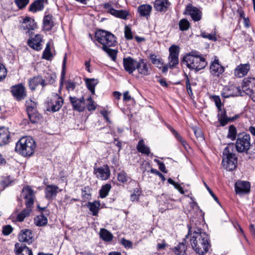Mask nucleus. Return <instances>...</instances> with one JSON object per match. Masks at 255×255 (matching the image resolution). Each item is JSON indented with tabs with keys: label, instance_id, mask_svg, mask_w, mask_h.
<instances>
[{
	"label": "nucleus",
	"instance_id": "55",
	"mask_svg": "<svg viewBox=\"0 0 255 255\" xmlns=\"http://www.w3.org/2000/svg\"><path fill=\"white\" fill-rule=\"evenodd\" d=\"M125 36L127 39L130 40L133 38L131 28L128 25L125 27Z\"/></svg>",
	"mask_w": 255,
	"mask_h": 255
},
{
	"label": "nucleus",
	"instance_id": "9",
	"mask_svg": "<svg viewBox=\"0 0 255 255\" xmlns=\"http://www.w3.org/2000/svg\"><path fill=\"white\" fill-rule=\"evenodd\" d=\"M179 47L172 45L169 48L168 65L170 69H173L179 64Z\"/></svg>",
	"mask_w": 255,
	"mask_h": 255
},
{
	"label": "nucleus",
	"instance_id": "53",
	"mask_svg": "<svg viewBox=\"0 0 255 255\" xmlns=\"http://www.w3.org/2000/svg\"><path fill=\"white\" fill-rule=\"evenodd\" d=\"M140 194L141 191L138 188H135L133 190V193L130 195V200L132 202L137 201Z\"/></svg>",
	"mask_w": 255,
	"mask_h": 255
},
{
	"label": "nucleus",
	"instance_id": "35",
	"mask_svg": "<svg viewBox=\"0 0 255 255\" xmlns=\"http://www.w3.org/2000/svg\"><path fill=\"white\" fill-rule=\"evenodd\" d=\"M137 149L138 152L147 155H149L150 153L149 148L145 145L143 139L140 140L138 142Z\"/></svg>",
	"mask_w": 255,
	"mask_h": 255
},
{
	"label": "nucleus",
	"instance_id": "56",
	"mask_svg": "<svg viewBox=\"0 0 255 255\" xmlns=\"http://www.w3.org/2000/svg\"><path fill=\"white\" fill-rule=\"evenodd\" d=\"M6 74V69L5 66L0 62V81L5 78Z\"/></svg>",
	"mask_w": 255,
	"mask_h": 255
},
{
	"label": "nucleus",
	"instance_id": "51",
	"mask_svg": "<svg viewBox=\"0 0 255 255\" xmlns=\"http://www.w3.org/2000/svg\"><path fill=\"white\" fill-rule=\"evenodd\" d=\"M211 99H212V100L215 102L218 111H221V110H223L222 109V104L219 96L215 95L212 96L211 97Z\"/></svg>",
	"mask_w": 255,
	"mask_h": 255
},
{
	"label": "nucleus",
	"instance_id": "36",
	"mask_svg": "<svg viewBox=\"0 0 255 255\" xmlns=\"http://www.w3.org/2000/svg\"><path fill=\"white\" fill-rule=\"evenodd\" d=\"M85 82L88 90L92 94H94L95 86L98 83V80L94 78H86L85 79Z\"/></svg>",
	"mask_w": 255,
	"mask_h": 255
},
{
	"label": "nucleus",
	"instance_id": "2",
	"mask_svg": "<svg viewBox=\"0 0 255 255\" xmlns=\"http://www.w3.org/2000/svg\"><path fill=\"white\" fill-rule=\"evenodd\" d=\"M182 62L188 68L197 71L204 69L207 65L205 58L195 50L186 54L183 57Z\"/></svg>",
	"mask_w": 255,
	"mask_h": 255
},
{
	"label": "nucleus",
	"instance_id": "15",
	"mask_svg": "<svg viewBox=\"0 0 255 255\" xmlns=\"http://www.w3.org/2000/svg\"><path fill=\"white\" fill-rule=\"evenodd\" d=\"M11 92L13 97L18 101L24 99L26 95L25 87L22 84L13 86Z\"/></svg>",
	"mask_w": 255,
	"mask_h": 255
},
{
	"label": "nucleus",
	"instance_id": "22",
	"mask_svg": "<svg viewBox=\"0 0 255 255\" xmlns=\"http://www.w3.org/2000/svg\"><path fill=\"white\" fill-rule=\"evenodd\" d=\"M137 61L130 57L124 58L123 59V65L125 70L129 74H131L136 68Z\"/></svg>",
	"mask_w": 255,
	"mask_h": 255
},
{
	"label": "nucleus",
	"instance_id": "20",
	"mask_svg": "<svg viewBox=\"0 0 255 255\" xmlns=\"http://www.w3.org/2000/svg\"><path fill=\"white\" fill-rule=\"evenodd\" d=\"M36 27L37 24L34 19L28 16H26L23 19L21 24V28L23 30H27L26 33H29L30 30H34Z\"/></svg>",
	"mask_w": 255,
	"mask_h": 255
},
{
	"label": "nucleus",
	"instance_id": "63",
	"mask_svg": "<svg viewBox=\"0 0 255 255\" xmlns=\"http://www.w3.org/2000/svg\"><path fill=\"white\" fill-rule=\"evenodd\" d=\"M76 87L75 84L73 82L68 81L66 88L68 90H73Z\"/></svg>",
	"mask_w": 255,
	"mask_h": 255
},
{
	"label": "nucleus",
	"instance_id": "31",
	"mask_svg": "<svg viewBox=\"0 0 255 255\" xmlns=\"http://www.w3.org/2000/svg\"><path fill=\"white\" fill-rule=\"evenodd\" d=\"M45 0H37L30 4L29 10L30 11L35 12L41 10L44 8V3Z\"/></svg>",
	"mask_w": 255,
	"mask_h": 255
},
{
	"label": "nucleus",
	"instance_id": "61",
	"mask_svg": "<svg viewBox=\"0 0 255 255\" xmlns=\"http://www.w3.org/2000/svg\"><path fill=\"white\" fill-rule=\"evenodd\" d=\"M150 172L158 175L161 178L162 181H164L165 180V178L164 175L156 169L152 168L150 170Z\"/></svg>",
	"mask_w": 255,
	"mask_h": 255
},
{
	"label": "nucleus",
	"instance_id": "25",
	"mask_svg": "<svg viewBox=\"0 0 255 255\" xmlns=\"http://www.w3.org/2000/svg\"><path fill=\"white\" fill-rule=\"evenodd\" d=\"M10 139V134L7 128H0V146L8 144Z\"/></svg>",
	"mask_w": 255,
	"mask_h": 255
},
{
	"label": "nucleus",
	"instance_id": "19",
	"mask_svg": "<svg viewBox=\"0 0 255 255\" xmlns=\"http://www.w3.org/2000/svg\"><path fill=\"white\" fill-rule=\"evenodd\" d=\"M42 36L40 34H36L34 38L28 39V45L32 49L37 51L42 49Z\"/></svg>",
	"mask_w": 255,
	"mask_h": 255
},
{
	"label": "nucleus",
	"instance_id": "18",
	"mask_svg": "<svg viewBox=\"0 0 255 255\" xmlns=\"http://www.w3.org/2000/svg\"><path fill=\"white\" fill-rule=\"evenodd\" d=\"M250 183L244 181H238L235 185L236 192L238 194L248 193L250 191Z\"/></svg>",
	"mask_w": 255,
	"mask_h": 255
},
{
	"label": "nucleus",
	"instance_id": "17",
	"mask_svg": "<svg viewBox=\"0 0 255 255\" xmlns=\"http://www.w3.org/2000/svg\"><path fill=\"white\" fill-rule=\"evenodd\" d=\"M136 69L141 75H148L150 72V64H148L143 59H140L137 61Z\"/></svg>",
	"mask_w": 255,
	"mask_h": 255
},
{
	"label": "nucleus",
	"instance_id": "30",
	"mask_svg": "<svg viewBox=\"0 0 255 255\" xmlns=\"http://www.w3.org/2000/svg\"><path fill=\"white\" fill-rule=\"evenodd\" d=\"M152 10V6L150 4H145L139 5L137 11L141 16L145 17L148 19Z\"/></svg>",
	"mask_w": 255,
	"mask_h": 255
},
{
	"label": "nucleus",
	"instance_id": "28",
	"mask_svg": "<svg viewBox=\"0 0 255 255\" xmlns=\"http://www.w3.org/2000/svg\"><path fill=\"white\" fill-rule=\"evenodd\" d=\"M250 69V65L249 64H240L235 70V75L239 78L243 77L247 74Z\"/></svg>",
	"mask_w": 255,
	"mask_h": 255
},
{
	"label": "nucleus",
	"instance_id": "41",
	"mask_svg": "<svg viewBox=\"0 0 255 255\" xmlns=\"http://www.w3.org/2000/svg\"><path fill=\"white\" fill-rule=\"evenodd\" d=\"M29 120L32 123H37L41 118L40 114L37 113V111L27 113Z\"/></svg>",
	"mask_w": 255,
	"mask_h": 255
},
{
	"label": "nucleus",
	"instance_id": "33",
	"mask_svg": "<svg viewBox=\"0 0 255 255\" xmlns=\"http://www.w3.org/2000/svg\"><path fill=\"white\" fill-rule=\"evenodd\" d=\"M15 248L17 255H33L31 250L25 246L19 247V244L16 243Z\"/></svg>",
	"mask_w": 255,
	"mask_h": 255
},
{
	"label": "nucleus",
	"instance_id": "37",
	"mask_svg": "<svg viewBox=\"0 0 255 255\" xmlns=\"http://www.w3.org/2000/svg\"><path fill=\"white\" fill-rule=\"evenodd\" d=\"M187 247L184 243H179L177 246L173 248L172 251L176 255H184L186 253Z\"/></svg>",
	"mask_w": 255,
	"mask_h": 255
},
{
	"label": "nucleus",
	"instance_id": "60",
	"mask_svg": "<svg viewBox=\"0 0 255 255\" xmlns=\"http://www.w3.org/2000/svg\"><path fill=\"white\" fill-rule=\"evenodd\" d=\"M186 87L187 89V92L189 95H193L191 87V84L190 83V81L189 78L187 76L186 79Z\"/></svg>",
	"mask_w": 255,
	"mask_h": 255
},
{
	"label": "nucleus",
	"instance_id": "26",
	"mask_svg": "<svg viewBox=\"0 0 255 255\" xmlns=\"http://www.w3.org/2000/svg\"><path fill=\"white\" fill-rule=\"evenodd\" d=\"M29 86L31 90H34L36 86L41 85L44 87L47 83H45V80L40 76H35L29 80Z\"/></svg>",
	"mask_w": 255,
	"mask_h": 255
},
{
	"label": "nucleus",
	"instance_id": "10",
	"mask_svg": "<svg viewBox=\"0 0 255 255\" xmlns=\"http://www.w3.org/2000/svg\"><path fill=\"white\" fill-rule=\"evenodd\" d=\"M21 196L25 200L26 207L32 209L35 199L33 190L29 186H25L22 189Z\"/></svg>",
	"mask_w": 255,
	"mask_h": 255
},
{
	"label": "nucleus",
	"instance_id": "21",
	"mask_svg": "<svg viewBox=\"0 0 255 255\" xmlns=\"http://www.w3.org/2000/svg\"><path fill=\"white\" fill-rule=\"evenodd\" d=\"M69 99L74 110L79 112H83L84 111L85 109L84 106L85 100L83 97L80 98H78L76 97L70 96Z\"/></svg>",
	"mask_w": 255,
	"mask_h": 255
},
{
	"label": "nucleus",
	"instance_id": "14",
	"mask_svg": "<svg viewBox=\"0 0 255 255\" xmlns=\"http://www.w3.org/2000/svg\"><path fill=\"white\" fill-rule=\"evenodd\" d=\"M104 8L107 10V12L112 15L122 19H126L128 15V12L125 10H116L114 9L110 3H106L104 4Z\"/></svg>",
	"mask_w": 255,
	"mask_h": 255
},
{
	"label": "nucleus",
	"instance_id": "16",
	"mask_svg": "<svg viewBox=\"0 0 255 255\" xmlns=\"http://www.w3.org/2000/svg\"><path fill=\"white\" fill-rule=\"evenodd\" d=\"M62 191L57 186L55 185H48L46 186L44 192L45 197L49 200H51L54 199L57 194Z\"/></svg>",
	"mask_w": 255,
	"mask_h": 255
},
{
	"label": "nucleus",
	"instance_id": "6",
	"mask_svg": "<svg viewBox=\"0 0 255 255\" xmlns=\"http://www.w3.org/2000/svg\"><path fill=\"white\" fill-rule=\"evenodd\" d=\"M240 153L246 152L251 147V136L246 133H240L237 135V140L234 144V147Z\"/></svg>",
	"mask_w": 255,
	"mask_h": 255
},
{
	"label": "nucleus",
	"instance_id": "13",
	"mask_svg": "<svg viewBox=\"0 0 255 255\" xmlns=\"http://www.w3.org/2000/svg\"><path fill=\"white\" fill-rule=\"evenodd\" d=\"M94 173L98 179L102 180L108 179L111 175V171L108 165H105L101 167L95 168Z\"/></svg>",
	"mask_w": 255,
	"mask_h": 255
},
{
	"label": "nucleus",
	"instance_id": "50",
	"mask_svg": "<svg viewBox=\"0 0 255 255\" xmlns=\"http://www.w3.org/2000/svg\"><path fill=\"white\" fill-rule=\"evenodd\" d=\"M109 47H107L105 49L103 50L107 52L112 60L115 61L117 58V51L115 50L110 49Z\"/></svg>",
	"mask_w": 255,
	"mask_h": 255
},
{
	"label": "nucleus",
	"instance_id": "42",
	"mask_svg": "<svg viewBox=\"0 0 255 255\" xmlns=\"http://www.w3.org/2000/svg\"><path fill=\"white\" fill-rule=\"evenodd\" d=\"M169 129L170 130L172 134L174 136L182 143L186 150H187L189 147L188 144L185 142V141L182 138V137L179 134L177 131H176L172 127H169Z\"/></svg>",
	"mask_w": 255,
	"mask_h": 255
},
{
	"label": "nucleus",
	"instance_id": "57",
	"mask_svg": "<svg viewBox=\"0 0 255 255\" xmlns=\"http://www.w3.org/2000/svg\"><path fill=\"white\" fill-rule=\"evenodd\" d=\"M56 76L54 74H48L45 77V83L47 84H52L55 80Z\"/></svg>",
	"mask_w": 255,
	"mask_h": 255
},
{
	"label": "nucleus",
	"instance_id": "4",
	"mask_svg": "<svg viewBox=\"0 0 255 255\" xmlns=\"http://www.w3.org/2000/svg\"><path fill=\"white\" fill-rule=\"evenodd\" d=\"M36 147L35 141L30 136L21 137L16 143L15 151L23 156H31Z\"/></svg>",
	"mask_w": 255,
	"mask_h": 255
},
{
	"label": "nucleus",
	"instance_id": "11",
	"mask_svg": "<svg viewBox=\"0 0 255 255\" xmlns=\"http://www.w3.org/2000/svg\"><path fill=\"white\" fill-rule=\"evenodd\" d=\"M183 13L190 15L194 21L200 20L202 16V11L191 3H188L186 5Z\"/></svg>",
	"mask_w": 255,
	"mask_h": 255
},
{
	"label": "nucleus",
	"instance_id": "23",
	"mask_svg": "<svg viewBox=\"0 0 255 255\" xmlns=\"http://www.w3.org/2000/svg\"><path fill=\"white\" fill-rule=\"evenodd\" d=\"M210 73L214 76L219 77L224 72V67L219 62L218 60L215 59L210 67Z\"/></svg>",
	"mask_w": 255,
	"mask_h": 255
},
{
	"label": "nucleus",
	"instance_id": "58",
	"mask_svg": "<svg viewBox=\"0 0 255 255\" xmlns=\"http://www.w3.org/2000/svg\"><path fill=\"white\" fill-rule=\"evenodd\" d=\"M15 2L19 8H23L28 3L29 0H15Z\"/></svg>",
	"mask_w": 255,
	"mask_h": 255
},
{
	"label": "nucleus",
	"instance_id": "45",
	"mask_svg": "<svg viewBox=\"0 0 255 255\" xmlns=\"http://www.w3.org/2000/svg\"><path fill=\"white\" fill-rule=\"evenodd\" d=\"M112 188L110 184H106L103 185L99 191L100 196L102 198H104L107 196Z\"/></svg>",
	"mask_w": 255,
	"mask_h": 255
},
{
	"label": "nucleus",
	"instance_id": "32",
	"mask_svg": "<svg viewBox=\"0 0 255 255\" xmlns=\"http://www.w3.org/2000/svg\"><path fill=\"white\" fill-rule=\"evenodd\" d=\"M43 28L46 31L50 30L54 26L53 16L51 15H47L44 17L43 20Z\"/></svg>",
	"mask_w": 255,
	"mask_h": 255
},
{
	"label": "nucleus",
	"instance_id": "3",
	"mask_svg": "<svg viewBox=\"0 0 255 255\" xmlns=\"http://www.w3.org/2000/svg\"><path fill=\"white\" fill-rule=\"evenodd\" d=\"M238 157L234 151V143H229L224 149L222 164L228 171H233L237 167Z\"/></svg>",
	"mask_w": 255,
	"mask_h": 255
},
{
	"label": "nucleus",
	"instance_id": "7",
	"mask_svg": "<svg viewBox=\"0 0 255 255\" xmlns=\"http://www.w3.org/2000/svg\"><path fill=\"white\" fill-rule=\"evenodd\" d=\"M63 98L58 94L53 93L47 101V111L55 112L58 111L63 104Z\"/></svg>",
	"mask_w": 255,
	"mask_h": 255
},
{
	"label": "nucleus",
	"instance_id": "54",
	"mask_svg": "<svg viewBox=\"0 0 255 255\" xmlns=\"http://www.w3.org/2000/svg\"><path fill=\"white\" fill-rule=\"evenodd\" d=\"M87 101L88 103L87 105V108L88 111H94L95 110L96 108V106L95 105V102L93 101L91 97H89Z\"/></svg>",
	"mask_w": 255,
	"mask_h": 255
},
{
	"label": "nucleus",
	"instance_id": "1",
	"mask_svg": "<svg viewBox=\"0 0 255 255\" xmlns=\"http://www.w3.org/2000/svg\"><path fill=\"white\" fill-rule=\"evenodd\" d=\"M193 220L188 225V233L186 238L190 237V242L193 250L200 255H204L210 247L208 235L201 228L197 227V223L194 224Z\"/></svg>",
	"mask_w": 255,
	"mask_h": 255
},
{
	"label": "nucleus",
	"instance_id": "43",
	"mask_svg": "<svg viewBox=\"0 0 255 255\" xmlns=\"http://www.w3.org/2000/svg\"><path fill=\"white\" fill-rule=\"evenodd\" d=\"M47 219L43 214L37 216L34 218V222L36 226L41 227L45 226L47 223Z\"/></svg>",
	"mask_w": 255,
	"mask_h": 255
},
{
	"label": "nucleus",
	"instance_id": "38",
	"mask_svg": "<svg viewBox=\"0 0 255 255\" xmlns=\"http://www.w3.org/2000/svg\"><path fill=\"white\" fill-rule=\"evenodd\" d=\"M101 204L98 201H94L93 202H88V207L92 214L94 216H96L98 213L99 207Z\"/></svg>",
	"mask_w": 255,
	"mask_h": 255
},
{
	"label": "nucleus",
	"instance_id": "62",
	"mask_svg": "<svg viewBox=\"0 0 255 255\" xmlns=\"http://www.w3.org/2000/svg\"><path fill=\"white\" fill-rule=\"evenodd\" d=\"M122 244L126 248H131L132 243L130 241L125 239H122L121 240Z\"/></svg>",
	"mask_w": 255,
	"mask_h": 255
},
{
	"label": "nucleus",
	"instance_id": "59",
	"mask_svg": "<svg viewBox=\"0 0 255 255\" xmlns=\"http://www.w3.org/2000/svg\"><path fill=\"white\" fill-rule=\"evenodd\" d=\"M13 229L10 225H6L2 228V234L5 236L9 235L12 231Z\"/></svg>",
	"mask_w": 255,
	"mask_h": 255
},
{
	"label": "nucleus",
	"instance_id": "64",
	"mask_svg": "<svg viewBox=\"0 0 255 255\" xmlns=\"http://www.w3.org/2000/svg\"><path fill=\"white\" fill-rule=\"evenodd\" d=\"M194 134L197 138L203 139L202 133L200 129H195L194 130Z\"/></svg>",
	"mask_w": 255,
	"mask_h": 255
},
{
	"label": "nucleus",
	"instance_id": "44",
	"mask_svg": "<svg viewBox=\"0 0 255 255\" xmlns=\"http://www.w3.org/2000/svg\"><path fill=\"white\" fill-rule=\"evenodd\" d=\"M117 179L120 182L124 184L127 183L131 180L130 177L124 171L118 173Z\"/></svg>",
	"mask_w": 255,
	"mask_h": 255
},
{
	"label": "nucleus",
	"instance_id": "47",
	"mask_svg": "<svg viewBox=\"0 0 255 255\" xmlns=\"http://www.w3.org/2000/svg\"><path fill=\"white\" fill-rule=\"evenodd\" d=\"M201 36L204 38H207L211 41H216L217 40L215 31L210 33H208L205 31H202L201 32Z\"/></svg>",
	"mask_w": 255,
	"mask_h": 255
},
{
	"label": "nucleus",
	"instance_id": "34",
	"mask_svg": "<svg viewBox=\"0 0 255 255\" xmlns=\"http://www.w3.org/2000/svg\"><path fill=\"white\" fill-rule=\"evenodd\" d=\"M99 235L100 238L105 242H111L113 238V236L112 233L104 228L100 230Z\"/></svg>",
	"mask_w": 255,
	"mask_h": 255
},
{
	"label": "nucleus",
	"instance_id": "24",
	"mask_svg": "<svg viewBox=\"0 0 255 255\" xmlns=\"http://www.w3.org/2000/svg\"><path fill=\"white\" fill-rule=\"evenodd\" d=\"M218 114V121L221 126H226L229 122L234 121L238 118V115H236L233 117H228L226 115V112L225 110L219 111Z\"/></svg>",
	"mask_w": 255,
	"mask_h": 255
},
{
	"label": "nucleus",
	"instance_id": "12",
	"mask_svg": "<svg viewBox=\"0 0 255 255\" xmlns=\"http://www.w3.org/2000/svg\"><path fill=\"white\" fill-rule=\"evenodd\" d=\"M240 95H241L240 88L233 85L225 87L222 93V96L225 98L239 96Z\"/></svg>",
	"mask_w": 255,
	"mask_h": 255
},
{
	"label": "nucleus",
	"instance_id": "39",
	"mask_svg": "<svg viewBox=\"0 0 255 255\" xmlns=\"http://www.w3.org/2000/svg\"><path fill=\"white\" fill-rule=\"evenodd\" d=\"M32 211V209L30 208H27L23 210L20 213H19L17 215L16 219L19 222H22L24 221V219L29 216L30 213Z\"/></svg>",
	"mask_w": 255,
	"mask_h": 255
},
{
	"label": "nucleus",
	"instance_id": "5",
	"mask_svg": "<svg viewBox=\"0 0 255 255\" xmlns=\"http://www.w3.org/2000/svg\"><path fill=\"white\" fill-rule=\"evenodd\" d=\"M96 40L102 45V49L107 47H113L117 44L116 38L115 35L106 30L99 29L95 33Z\"/></svg>",
	"mask_w": 255,
	"mask_h": 255
},
{
	"label": "nucleus",
	"instance_id": "29",
	"mask_svg": "<svg viewBox=\"0 0 255 255\" xmlns=\"http://www.w3.org/2000/svg\"><path fill=\"white\" fill-rule=\"evenodd\" d=\"M170 5L171 3L168 0H156L154 3V7L157 11L165 12Z\"/></svg>",
	"mask_w": 255,
	"mask_h": 255
},
{
	"label": "nucleus",
	"instance_id": "40",
	"mask_svg": "<svg viewBox=\"0 0 255 255\" xmlns=\"http://www.w3.org/2000/svg\"><path fill=\"white\" fill-rule=\"evenodd\" d=\"M53 57L50 49V44L49 42L46 44V47L43 52L42 58L46 60H50Z\"/></svg>",
	"mask_w": 255,
	"mask_h": 255
},
{
	"label": "nucleus",
	"instance_id": "27",
	"mask_svg": "<svg viewBox=\"0 0 255 255\" xmlns=\"http://www.w3.org/2000/svg\"><path fill=\"white\" fill-rule=\"evenodd\" d=\"M18 240L20 242H25L30 244L32 242L31 231L28 229L21 230L18 235Z\"/></svg>",
	"mask_w": 255,
	"mask_h": 255
},
{
	"label": "nucleus",
	"instance_id": "48",
	"mask_svg": "<svg viewBox=\"0 0 255 255\" xmlns=\"http://www.w3.org/2000/svg\"><path fill=\"white\" fill-rule=\"evenodd\" d=\"M179 29L181 31H186L190 27V23L187 19H182L179 22Z\"/></svg>",
	"mask_w": 255,
	"mask_h": 255
},
{
	"label": "nucleus",
	"instance_id": "8",
	"mask_svg": "<svg viewBox=\"0 0 255 255\" xmlns=\"http://www.w3.org/2000/svg\"><path fill=\"white\" fill-rule=\"evenodd\" d=\"M243 91L255 102V78L248 77L244 78L242 83Z\"/></svg>",
	"mask_w": 255,
	"mask_h": 255
},
{
	"label": "nucleus",
	"instance_id": "49",
	"mask_svg": "<svg viewBox=\"0 0 255 255\" xmlns=\"http://www.w3.org/2000/svg\"><path fill=\"white\" fill-rule=\"evenodd\" d=\"M27 113L36 111V104L34 102L29 99L26 101Z\"/></svg>",
	"mask_w": 255,
	"mask_h": 255
},
{
	"label": "nucleus",
	"instance_id": "46",
	"mask_svg": "<svg viewBox=\"0 0 255 255\" xmlns=\"http://www.w3.org/2000/svg\"><path fill=\"white\" fill-rule=\"evenodd\" d=\"M237 133V129L235 127L234 125H231L229 128L227 137L232 140H234L236 138Z\"/></svg>",
	"mask_w": 255,
	"mask_h": 255
},
{
	"label": "nucleus",
	"instance_id": "52",
	"mask_svg": "<svg viewBox=\"0 0 255 255\" xmlns=\"http://www.w3.org/2000/svg\"><path fill=\"white\" fill-rule=\"evenodd\" d=\"M150 59L152 63L156 65L157 67L160 68V66L162 65L161 59L157 58V56L155 54H151L150 55Z\"/></svg>",
	"mask_w": 255,
	"mask_h": 255
}]
</instances>
